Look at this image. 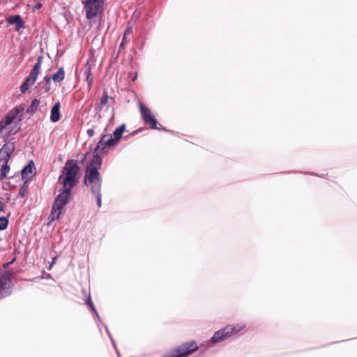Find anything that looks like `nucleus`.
Wrapping results in <instances>:
<instances>
[{
    "label": "nucleus",
    "instance_id": "f257e3e1",
    "mask_svg": "<svg viewBox=\"0 0 357 357\" xmlns=\"http://www.w3.org/2000/svg\"><path fill=\"white\" fill-rule=\"evenodd\" d=\"M79 167L77 161L73 159L68 160L63 167L61 174L58 178V183L61 184L59 195L55 197L50 215V221L58 220L61 211L72 199V190L78 183Z\"/></svg>",
    "mask_w": 357,
    "mask_h": 357
},
{
    "label": "nucleus",
    "instance_id": "f03ea898",
    "mask_svg": "<svg viewBox=\"0 0 357 357\" xmlns=\"http://www.w3.org/2000/svg\"><path fill=\"white\" fill-rule=\"evenodd\" d=\"M102 162V160L101 155L97 153V151H94L92 159L85 169L84 184H86V182L102 181V176L99 172Z\"/></svg>",
    "mask_w": 357,
    "mask_h": 357
},
{
    "label": "nucleus",
    "instance_id": "7ed1b4c3",
    "mask_svg": "<svg viewBox=\"0 0 357 357\" xmlns=\"http://www.w3.org/2000/svg\"><path fill=\"white\" fill-rule=\"evenodd\" d=\"M126 130V125L122 124L114 130L112 135L110 134L102 135L100 139L98 142L95 151L100 149L102 153L105 152L106 147H112L121 139L122 135Z\"/></svg>",
    "mask_w": 357,
    "mask_h": 357
},
{
    "label": "nucleus",
    "instance_id": "20e7f679",
    "mask_svg": "<svg viewBox=\"0 0 357 357\" xmlns=\"http://www.w3.org/2000/svg\"><path fill=\"white\" fill-rule=\"evenodd\" d=\"M245 328V325H228L218 331H215L211 339L207 342L208 347H211L213 344L221 342L233 335L238 333Z\"/></svg>",
    "mask_w": 357,
    "mask_h": 357
},
{
    "label": "nucleus",
    "instance_id": "39448f33",
    "mask_svg": "<svg viewBox=\"0 0 357 357\" xmlns=\"http://www.w3.org/2000/svg\"><path fill=\"white\" fill-rule=\"evenodd\" d=\"M199 349L196 341L191 340L183 342L174 349L170 350L163 357H188Z\"/></svg>",
    "mask_w": 357,
    "mask_h": 357
},
{
    "label": "nucleus",
    "instance_id": "423d86ee",
    "mask_svg": "<svg viewBox=\"0 0 357 357\" xmlns=\"http://www.w3.org/2000/svg\"><path fill=\"white\" fill-rule=\"evenodd\" d=\"M139 109L142 114V120L146 123L149 124L150 128L152 130H162L166 132L173 133L172 130L167 129L165 127H163L162 125H160V127H158V121L155 117L152 114L150 109L143 105L139 102Z\"/></svg>",
    "mask_w": 357,
    "mask_h": 357
},
{
    "label": "nucleus",
    "instance_id": "0eeeda50",
    "mask_svg": "<svg viewBox=\"0 0 357 357\" xmlns=\"http://www.w3.org/2000/svg\"><path fill=\"white\" fill-rule=\"evenodd\" d=\"M13 275L9 271L0 273V300L12 294Z\"/></svg>",
    "mask_w": 357,
    "mask_h": 357
},
{
    "label": "nucleus",
    "instance_id": "6e6552de",
    "mask_svg": "<svg viewBox=\"0 0 357 357\" xmlns=\"http://www.w3.org/2000/svg\"><path fill=\"white\" fill-rule=\"evenodd\" d=\"M82 3L84 6L86 17L88 20L95 17L103 6V4L97 1L94 2L93 0L82 1Z\"/></svg>",
    "mask_w": 357,
    "mask_h": 357
},
{
    "label": "nucleus",
    "instance_id": "1a4fd4ad",
    "mask_svg": "<svg viewBox=\"0 0 357 357\" xmlns=\"http://www.w3.org/2000/svg\"><path fill=\"white\" fill-rule=\"evenodd\" d=\"M24 110V108L22 105L16 106L13 109H10L6 114V116L3 119V120L8 126V125L11 124L15 119H17V116H19L18 121L20 122L22 120Z\"/></svg>",
    "mask_w": 357,
    "mask_h": 357
},
{
    "label": "nucleus",
    "instance_id": "9d476101",
    "mask_svg": "<svg viewBox=\"0 0 357 357\" xmlns=\"http://www.w3.org/2000/svg\"><path fill=\"white\" fill-rule=\"evenodd\" d=\"M102 183V181L86 182V184H84L86 186H89L92 195L96 197L98 207H101L102 206V195L100 192Z\"/></svg>",
    "mask_w": 357,
    "mask_h": 357
},
{
    "label": "nucleus",
    "instance_id": "9b49d317",
    "mask_svg": "<svg viewBox=\"0 0 357 357\" xmlns=\"http://www.w3.org/2000/svg\"><path fill=\"white\" fill-rule=\"evenodd\" d=\"M35 174V163L32 160H31L22 167L21 170L22 179L29 182Z\"/></svg>",
    "mask_w": 357,
    "mask_h": 357
},
{
    "label": "nucleus",
    "instance_id": "f8f14e48",
    "mask_svg": "<svg viewBox=\"0 0 357 357\" xmlns=\"http://www.w3.org/2000/svg\"><path fill=\"white\" fill-rule=\"evenodd\" d=\"M15 149V142L5 143L0 149V162H1L2 160L9 161Z\"/></svg>",
    "mask_w": 357,
    "mask_h": 357
},
{
    "label": "nucleus",
    "instance_id": "ddd939ff",
    "mask_svg": "<svg viewBox=\"0 0 357 357\" xmlns=\"http://www.w3.org/2000/svg\"><path fill=\"white\" fill-rule=\"evenodd\" d=\"M60 107L61 104L59 101L54 103L51 109L50 121L53 123H56L60 120Z\"/></svg>",
    "mask_w": 357,
    "mask_h": 357
},
{
    "label": "nucleus",
    "instance_id": "4468645a",
    "mask_svg": "<svg viewBox=\"0 0 357 357\" xmlns=\"http://www.w3.org/2000/svg\"><path fill=\"white\" fill-rule=\"evenodd\" d=\"M8 22L10 24H15V29L17 31L24 27V22L20 15L10 16L8 19Z\"/></svg>",
    "mask_w": 357,
    "mask_h": 357
},
{
    "label": "nucleus",
    "instance_id": "2eb2a0df",
    "mask_svg": "<svg viewBox=\"0 0 357 357\" xmlns=\"http://www.w3.org/2000/svg\"><path fill=\"white\" fill-rule=\"evenodd\" d=\"M34 89L36 91L38 96H42L50 91V86L47 85L43 82H39Z\"/></svg>",
    "mask_w": 357,
    "mask_h": 357
},
{
    "label": "nucleus",
    "instance_id": "dca6fc26",
    "mask_svg": "<svg viewBox=\"0 0 357 357\" xmlns=\"http://www.w3.org/2000/svg\"><path fill=\"white\" fill-rule=\"evenodd\" d=\"M38 74V73L31 70L29 75L25 78L23 82L28 86H31L36 81Z\"/></svg>",
    "mask_w": 357,
    "mask_h": 357
},
{
    "label": "nucleus",
    "instance_id": "f3484780",
    "mask_svg": "<svg viewBox=\"0 0 357 357\" xmlns=\"http://www.w3.org/2000/svg\"><path fill=\"white\" fill-rule=\"evenodd\" d=\"M65 72L63 67L59 68V70L52 75V79L54 82H61L64 79Z\"/></svg>",
    "mask_w": 357,
    "mask_h": 357
},
{
    "label": "nucleus",
    "instance_id": "a211bd4d",
    "mask_svg": "<svg viewBox=\"0 0 357 357\" xmlns=\"http://www.w3.org/2000/svg\"><path fill=\"white\" fill-rule=\"evenodd\" d=\"M3 164L1 167V173H0V179L3 180L7 178V174L10 171V166L8 165V162L7 160H2Z\"/></svg>",
    "mask_w": 357,
    "mask_h": 357
},
{
    "label": "nucleus",
    "instance_id": "6ab92c4d",
    "mask_svg": "<svg viewBox=\"0 0 357 357\" xmlns=\"http://www.w3.org/2000/svg\"><path fill=\"white\" fill-rule=\"evenodd\" d=\"M40 100L37 98H34L32 101L29 107L26 109V113L29 114H34L39 106Z\"/></svg>",
    "mask_w": 357,
    "mask_h": 357
},
{
    "label": "nucleus",
    "instance_id": "aec40b11",
    "mask_svg": "<svg viewBox=\"0 0 357 357\" xmlns=\"http://www.w3.org/2000/svg\"><path fill=\"white\" fill-rule=\"evenodd\" d=\"M109 99H112V97H109L107 93V91L105 90L102 93V97L100 98V105L96 107L97 110H101L102 108V106L106 105L108 102Z\"/></svg>",
    "mask_w": 357,
    "mask_h": 357
},
{
    "label": "nucleus",
    "instance_id": "412c9836",
    "mask_svg": "<svg viewBox=\"0 0 357 357\" xmlns=\"http://www.w3.org/2000/svg\"><path fill=\"white\" fill-rule=\"evenodd\" d=\"M28 183L27 181H24L23 185L20 187L18 197H24L28 192Z\"/></svg>",
    "mask_w": 357,
    "mask_h": 357
},
{
    "label": "nucleus",
    "instance_id": "4be33fe9",
    "mask_svg": "<svg viewBox=\"0 0 357 357\" xmlns=\"http://www.w3.org/2000/svg\"><path fill=\"white\" fill-rule=\"evenodd\" d=\"M43 60V56L42 55L38 56L37 58V61L33 65L31 70L40 73Z\"/></svg>",
    "mask_w": 357,
    "mask_h": 357
},
{
    "label": "nucleus",
    "instance_id": "5701e85b",
    "mask_svg": "<svg viewBox=\"0 0 357 357\" xmlns=\"http://www.w3.org/2000/svg\"><path fill=\"white\" fill-rule=\"evenodd\" d=\"M8 225V219L6 217H0V231L7 228Z\"/></svg>",
    "mask_w": 357,
    "mask_h": 357
},
{
    "label": "nucleus",
    "instance_id": "b1692460",
    "mask_svg": "<svg viewBox=\"0 0 357 357\" xmlns=\"http://www.w3.org/2000/svg\"><path fill=\"white\" fill-rule=\"evenodd\" d=\"M92 75L91 71V66L89 65V61H87L86 64L84 66V77H89V76Z\"/></svg>",
    "mask_w": 357,
    "mask_h": 357
},
{
    "label": "nucleus",
    "instance_id": "393cba45",
    "mask_svg": "<svg viewBox=\"0 0 357 357\" xmlns=\"http://www.w3.org/2000/svg\"><path fill=\"white\" fill-rule=\"evenodd\" d=\"M132 31V27L130 26H128L126 30L124 31V33H123V42H124L126 39V37L128 36V34H130Z\"/></svg>",
    "mask_w": 357,
    "mask_h": 357
},
{
    "label": "nucleus",
    "instance_id": "a878e982",
    "mask_svg": "<svg viewBox=\"0 0 357 357\" xmlns=\"http://www.w3.org/2000/svg\"><path fill=\"white\" fill-rule=\"evenodd\" d=\"M85 304L87 305L90 307L91 310L93 309V307H95L90 295H89L86 297V298L85 300Z\"/></svg>",
    "mask_w": 357,
    "mask_h": 357
},
{
    "label": "nucleus",
    "instance_id": "bb28decb",
    "mask_svg": "<svg viewBox=\"0 0 357 357\" xmlns=\"http://www.w3.org/2000/svg\"><path fill=\"white\" fill-rule=\"evenodd\" d=\"M29 86H28L27 84H26L24 82H22V84H21L20 87V91L22 93H25L29 89Z\"/></svg>",
    "mask_w": 357,
    "mask_h": 357
},
{
    "label": "nucleus",
    "instance_id": "cd10ccee",
    "mask_svg": "<svg viewBox=\"0 0 357 357\" xmlns=\"http://www.w3.org/2000/svg\"><path fill=\"white\" fill-rule=\"evenodd\" d=\"M85 80L87 82L88 89H90L92 86V84H93V76L91 75V76H89V77H86Z\"/></svg>",
    "mask_w": 357,
    "mask_h": 357
},
{
    "label": "nucleus",
    "instance_id": "c85d7f7f",
    "mask_svg": "<svg viewBox=\"0 0 357 357\" xmlns=\"http://www.w3.org/2000/svg\"><path fill=\"white\" fill-rule=\"evenodd\" d=\"M52 77H49L47 75H46L44 78H43V80H42L41 82H43L45 84H46L47 85H49L50 86L51 84V80H52Z\"/></svg>",
    "mask_w": 357,
    "mask_h": 357
},
{
    "label": "nucleus",
    "instance_id": "c756f323",
    "mask_svg": "<svg viewBox=\"0 0 357 357\" xmlns=\"http://www.w3.org/2000/svg\"><path fill=\"white\" fill-rule=\"evenodd\" d=\"M91 311L93 312V313L94 314V315L96 316V317L97 318L98 321L99 322H101V319L98 313V311L96 310V307H93V309L91 310Z\"/></svg>",
    "mask_w": 357,
    "mask_h": 357
},
{
    "label": "nucleus",
    "instance_id": "7c9ffc66",
    "mask_svg": "<svg viewBox=\"0 0 357 357\" xmlns=\"http://www.w3.org/2000/svg\"><path fill=\"white\" fill-rule=\"evenodd\" d=\"M8 126L7 123L2 119L0 121V132Z\"/></svg>",
    "mask_w": 357,
    "mask_h": 357
},
{
    "label": "nucleus",
    "instance_id": "2f4dec72",
    "mask_svg": "<svg viewBox=\"0 0 357 357\" xmlns=\"http://www.w3.org/2000/svg\"><path fill=\"white\" fill-rule=\"evenodd\" d=\"M43 5L41 3H37L33 8H32V10L33 11H36V10H39L42 8Z\"/></svg>",
    "mask_w": 357,
    "mask_h": 357
},
{
    "label": "nucleus",
    "instance_id": "473e14b6",
    "mask_svg": "<svg viewBox=\"0 0 357 357\" xmlns=\"http://www.w3.org/2000/svg\"><path fill=\"white\" fill-rule=\"evenodd\" d=\"M87 155H88V153H86L84 155H83V158L79 161L77 162V164H78V166L79 167V165H82L84 163V162L85 161V160L86 159V157H87Z\"/></svg>",
    "mask_w": 357,
    "mask_h": 357
},
{
    "label": "nucleus",
    "instance_id": "72a5a7b5",
    "mask_svg": "<svg viewBox=\"0 0 357 357\" xmlns=\"http://www.w3.org/2000/svg\"><path fill=\"white\" fill-rule=\"evenodd\" d=\"M86 132H87L89 137H91L94 135L93 128H90V129L87 130Z\"/></svg>",
    "mask_w": 357,
    "mask_h": 357
},
{
    "label": "nucleus",
    "instance_id": "f704fd0d",
    "mask_svg": "<svg viewBox=\"0 0 357 357\" xmlns=\"http://www.w3.org/2000/svg\"><path fill=\"white\" fill-rule=\"evenodd\" d=\"M103 326H104L105 332L107 333V334L109 336V337H112L111 333H110V332H109V328H108L106 324H103Z\"/></svg>",
    "mask_w": 357,
    "mask_h": 357
},
{
    "label": "nucleus",
    "instance_id": "c9c22d12",
    "mask_svg": "<svg viewBox=\"0 0 357 357\" xmlns=\"http://www.w3.org/2000/svg\"><path fill=\"white\" fill-rule=\"evenodd\" d=\"M109 339H110V340H111V342H112V344L113 347H114L115 348V349L116 350V343H115V342H114V340L113 337H109Z\"/></svg>",
    "mask_w": 357,
    "mask_h": 357
},
{
    "label": "nucleus",
    "instance_id": "e433bc0d",
    "mask_svg": "<svg viewBox=\"0 0 357 357\" xmlns=\"http://www.w3.org/2000/svg\"><path fill=\"white\" fill-rule=\"evenodd\" d=\"M15 261V259H13L11 261L6 263L3 264L4 268H7L10 264H12Z\"/></svg>",
    "mask_w": 357,
    "mask_h": 357
},
{
    "label": "nucleus",
    "instance_id": "4c0bfd02",
    "mask_svg": "<svg viewBox=\"0 0 357 357\" xmlns=\"http://www.w3.org/2000/svg\"><path fill=\"white\" fill-rule=\"evenodd\" d=\"M124 49V42L123 40L121 41V44L119 45V50Z\"/></svg>",
    "mask_w": 357,
    "mask_h": 357
},
{
    "label": "nucleus",
    "instance_id": "58836bf2",
    "mask_svg": "<svg viewBox=\"0 0 357 357\" xmlns=\"http://www.w3.org/2000/svg\"><path fill=\"white\" fill-rule=\"evenodd\" d=\"M4 207L3 203L0 201V213L3 211Z\"/></svg>",
    "mask_w": 357,
    "mask_h": 357
},
{
    "label": "nucleus",
    "instance_id": "ea45409f",
    "mask_svg": "<svg viewBox=\"0 0 357 357\" xmlns=\"http://www.w3.org/2000/svg\"><path fill=\"white\" fill-rule=\"evenodd\" d=\"M56 258H57L56 257H54L52 258V263L50 265V268L54 264Z\"/></svg>",
    "mask_w": 357,
    "mask_h": 357
},
{
    "label": "nucleus",
    "instance_id": "a19ab883",
    "mask_svg": "<svg viewBox=\"0 0 357 357\" xmlns=\"http://www.w3.org/2000/svg\"><path fill=\"white\" fill-rule=\"evenodd\" d=\"M10 185V182H6V183L3 184V189L6 190L7 188L5 187V185H6V186H8V185Z\"/></svg>",
    "mask_w": 357,
    "mask_h": 357
},
{
    "label": "nucleus",
    "instance_id": "79ce46f5",
    "mask_svg": "<svg viewBox=\"0 0 357 357\" xmlns=\"http://www.w3.org/2000/svg\"><path fill=\"white\" fill-rule=\"evenodd\" d=\"M94 2H99L102 4H104L105 0H93Z\"/></svg>",
    "mask_w": 357,
    "mask_h": 357
},
{
    "label": "nucleus",
    "instance_id": "37998d69",
    "mask_svg": "<svg viewBox=\"0 0 357 357\" xmlns=\"http://www.w3.org/2000/svg\"><path fill=\"white\" fill-rule=\"evenodd\" d=\"M304 174H314V175H317L316 174L312 173V172H304Z\"/></svg>",
    "mask_w": 357,
    "mask_h": 357
},
{
    "label": "nucleus",
    "instance_id": "c03bdc74",
    "mask_svg": "<svg viewBox=\"0 0 357 357\" xmlns=\"http://www.w3.org/2000/svg\"><path fill=\"white\" fill-rule=\"evenodd\" d=\"M137 73L135 74V75L132 77V80L134 81L137 79Z\"/></svg>",
    "mask_w": 357,
    "mask_h": 357
}]
</instances>
